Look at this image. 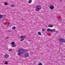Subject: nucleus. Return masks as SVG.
Instances as JSON below:
<instances>
[{
    "instance_id": "nucleus-2",
    "label": "nucleus",
    "mask_w": 65,
    "mask_h": 65,
    "mask_svg": "<svg viewBox=\"0 0 65 65\" xmlns=\"http://www.w3.org/2000/svg\"><path fill=\"white\" fill-rule=\"evenodd\" d=\"M36 8L38 10H40L41 9V6L39 5L37 6H36Z\"/></svg>"
},
{
    "instance_id": "nucleus-28",
    "label": "nucleus",
    "mask_w": 65,
    "mask_h": 65,
    "mask_svg": "<svg viewBox=\"0 0 65 65\" xmlns=\"http://www.w3.org/2000/svg\"><path fill=\"white\" fill-rule=\"evenodd\" d=\"M64 42L65 43V41Z\"/></svg>"
},
{
    "instance_id": "nucleus-9",
    "label": "nucleus",
    "mask_w": 65,
    "mask_h": 65,
    "mask_svg": "<svg viewBox=\"0 0 65 65\" xmlns=\"http://www.w3.org/2000/svg\"><path fill=\"white\" fill-rule=\"evenodd\" d=\"M47 31L48 32H51V29L48 28L47 29Z\"/></svg>"
},
{
    "instance_id": "nucleus-3",
    "label": "nucleus",
    "mask_w": 65,
    "mask_h": 65,
    "mask_svg": "<svg viewBox=\"0 0 65 65\" xmlns=\"http://www.w3.org/2000/svg\"><path fill=\"white\" fill-rule=\"evenodd\" d=\"M28 56H29V53H28V52H27L26 53V54L25 55V57H28Z\"/></svg>"
},
{
    "instance_id": "nucleus-20",
    "label": "nucleus",
    "mask_w": 65,
    "mask_h": 65,
    "mask_svg": "<svg viewBox=\"0 0 65 65\" xmlns=\"http://www.w3.org/2000/svg\"><path fill=\"white\" fill-rule=\"evenodd\" d=\"M42 30L43 31H45V29H43Z\"/></svg>"
},
{
    "instance_id": "nucleus-15",
    "label": "nucleus",
    "mask_w": 65,
    "mask_h": 65,
    "mask_svg": "<svg viewBox=\"0 0 65 65\" xmlns=\"http://www.w3.org/2000/svg\"><path fill=\"white\" fill-rule=\"evenodd\" d=\"M12 47H15V46H16V45H12Z\"/></svg>"
},
{
    "instance_id": "nucleus-12",
    "label": "nucleus",
    "mask_w": 65,
    "mask_h": 65,
    "mask_svg": "<svg viewBox=\"0 0 65 65\" xmlns=\"http://www.w3.org/2000/svg\"><path fill=\"white\" fill-rule=\"evenodd\" d=\"M4 4L5 5H8V3L7 2H5L4 3Z\"/></svg>"
},
{
    "instance_id": "nucleus-27",
    "label": "nucleus",
    "mask_w": 65,
    "mask_h": 65,
    "mask_svg": "<svg viewBox=\"0 0 65 65\" xmlns=\"http://www.w3.org/2000/svg\"><path fill=\"white\" fill-rule=\"evenodd\" d=\"M59 21H61V20H58Z\"/></svg>"
},
{
    "instance_id": "nucleus-1",
    "label": "nucleus",
    "mask_w": 65,
    "mask_h": 65,
    "mask_svg": "<svg viewBox=\"0 0 65 65\" xmlns=\"http://www.w3.org/2000/svg\"><path fill=\"white\" fill-rule=\"evenodd\" d=\"M24 49L21 48L18 51V52H20V53H19L18 54V55H19V56H21L22 54H24Z\"/></svg>"
},
{
    "instance_id": "nucleus-11",
    "label": "nucleus",
    "mask_w": 65,
    "mask_h": 65,
    "mask_svg": "<svg viewBox=\"0 0 65 65\" xmlns=\"http://www.w3.org/2000/svg\"><path fill=\"white\" fill-rule=\"evenodd\" d=\"M11 44L12 45H14L15 44V42H12L11 43Z\"/></svg>"
},
{
    "instance_id": "nucleus-24",
    "label": "nucleus",
    "mask_w": 65,
    "mask_h": 65,
    "mask_svg": "<svg viewBox=\"0 0 65 65\" xmlns=\"http://www.w3.org/2000/svg\"><path fill=\"white\" fill-rule=\"evenodd\" d=\"M9 38V37H7V38H6V39H7V38Z\"/></svg>"
},
{
    "instance_id": "nucleus-25",
    "label": "nucleus",
    "mask_w": 65,
    "mask_h": 65,
    "mask_svg": "<svg viewBox=\"0 0 65 65\" xmlns=\"http://www.w3.org/2000/svg\"><path fill=\"white\" fill-rule=\"evenodd\" d=\"M22 21H24V19H22Z\"/></svg>"
},
{
    "instance_id": "nucleus-8",
    "label": "nucleus",
    "mask_w": 65,
    "mask_h": 65,
    "mask_svg": "<svg viewBox=\"0 0 65 65\" xmlns=\"http://www.w3.org/2000/svg\"><path fill=\"white\" fill-rule=\"evenodd\" d=\"M5 57L6 58H9V55L7 54H6L5 55Z\"/></svg>"
},
{
    "instance_id": "nucleus-19",
    "label": "nucleus",
    "mask_w": 65,
    "mask_h": 65,
    "mask_svg": "<svg viewBox=\"0 0 65 65\" xmlns=\"http://www.w3.org/2000/svg\"><path fill=\"white\" fill-rule=\"evenodd\" d=\"M24 39H25L24 38L22 39L21 40V41H23V40H24Z\"/></svg>"
},
{
    "instance_id": "nucleus-13",
    "label": "nucleus",
    "mask_w": 65,
    "mask_h": 65,
    "mask_svg": "<svg viewBox=\"0 0 65 65\" xmlns=\"http://www.w3.org/2000/svg\"><path fill=\"white\" fill-rule=\"evenodd\" d=\"M28 3H32V0H29L28 1Z\"/></svg>"
},
{
    "instance_id": "nucleus-21",
    "label": "nucleus",
    "mask_w": 65,
    "mask_h": 65,
    "mask_svg": "<svg viewBox=\"0 0 65 65\" xmlns=\"http://www.w3.org/2000/svg\"><path fill=\"white\" fill-rule=\"evenodd\" d=\"M5 64H8V62H6L5 63Z\"/></svg>"
},
{
    "instance_id": "nucleus-4",
    "label": "nucleus",
    "mask_w": 65,
    "mask_h": 65,
    "mask_svg": "<svg viewBox=\"0 0 65 65\" xmlns=\"http://www.w3.org/2000/svg\"><path fill=\"white\" fill-rule=\"evenodd\" d=\"M50 8L51 9H53L54 8V7L53 6H51L50 7Z\"/></svg>"
},
{
    "instance_id": "nucleus-26",
    "label": "nucleus",
    "mask_w": 65,
    "mask_h": 65,
    "mask_svg": "<svg viewBox=\"0 0 65 65\" xmlns=\"http://www.w3.org/2000/svg\"><path fill=\"white\" fill-rule=\"evenodd\" d=\"M63 40H64V39H63L62 40V41H63Z\"/></svg>"
},
{
    "instance_id": "nucleus-16",
    "label": "nucleus",
    "mask_w": 65,
    "mask_h": 65,
    "mask_svg": "<svg viewBox=\"0 0 65 65\" xmlns=\"http://www.w3.org/2000/svg\"><path fill=\"white\" fill-rule=\"evenodd\" d=\"M12 49H10L9 50V52H11L12 51Z\"/></svg>"
},
{
    "instance_id": "nucleus-17",
    "label": "nucleus",
    "mask_w": 65,
    "mask_h": 65,
    "mask_svg": "<svg viewBox=\"0 0 65 65\" xmlns=\"http://www.w3.org/2000/svg\"><path fill=\"white\" fill-rule=\"evenodd\" d=\"M3 17V16L2 15H0V19H1V18H2Z\"/></svg>"
},
{
    "instance_id": "nucleus-6",
    "label": "nucleus",
    "mask_w": 65,
    "mask_h": 65,
    "mask_svg": "<svg viewBox=\"0 0 65 65\" xmlns=\"http://www.w3.org/2000/svg\"><path fill=\"white\" fill-rule=\"evenodd\" d=\"M55 31H56V29H51V32H52Z\"/></svg>"
},
{
    "instance_id": "nucleus-14",
    "label": "nucleus",
    "mask_w": 65,
    "mask_h": 65,
    "mask_svg": "<svg viewBox=\"0 0 65 65\" xmlns=\"http://www.w3.org/2000/svg\"><path fill=\"white\" fill-rule=\"evenodd\" d=\"M25 36H20V38H25Z\"/></svg>"
},
{
    "instance_id": "nucleus-22",
    "label": "nucleus",
    "mask_w": 65,
    "mask_h": 65,
    "mask_svg": "<svg viewBox=\"0 0 65 65\" xmlns=\"http://www.w3.org/2000/svg\"><path fill=\"white\" fill-rule=\"evenodd\" d=\"M9 22H8V25H9Z\"/></svg>"
},
{
    "instance_id": "nucleus-18",
    "label": "nucleus",
    "mask_w": 65,
    "mask_h": 65,
    "mask_svg": "<svg viewBox=\"0 0 65 65\" xmlns=\"http://www.w3.org/2000/svg\"><path fill=\"white\" fill-rule=\"evenodd\" d=\"M11 7H14V6L13 4H12L11 5Z\"/></svg>"
},
{
    "instance_id": "nucleus-10",
    "label": "nucleus",
    "mask_w": 65,
    "mask_h": 65,
    "mask_svg": "<svg viewBox=\"0 0 65 65\" xmlns=\"http://www.w3.org/2000/svg\"><path fill=\"white\" fill-rule=\"evenodd\" d=\"M15 29H16V27L15 26H14L12 28V30H14Z\"/></svg>"
},
{
    "instance_id": "nucleus-7",
    "label": "nucleus",
    "mask_w": 65,
    "mask_h": 65,
    "mask_svg": "<svg viewBox=\"0 0 65 65\" xmlns=\"http://www.w3.org/2000/svg\"><path fill=\"white\" fill-rule=\"evenodd\" d=\"M38 35H40V36L41 35V32L39 31L38 32Z\"/></svg>"
},
{
    "instance_id": "nucleus-5",
    "label": "nucleus",
    "mask_w": 65,
    "mask_h": 65,
    "mask_svg": "<svg viewBox=\"0 0 65 65\" xmlns=\"http://www.w3.org/2000/svg\"><path fill=\"white\" fill-rule=\"evenodd\" d=\"M48 27L52 28V27H53V25H50L48 26Z\"/></svg>"
},
{
    "instance_id": "nucleus-23",
    "label": "nucleus",
    "mask_w": 65,
    "mask_h": 65,
    "mask_svg": "<svg viewBox=\"0 0 65 65\" xmlns=\"http://www.w3.org/2000/svg\"><path fill=\"white\" fill-rule=\"evenodd\" d=\"M35 10H36V11H38V9H36Z\"/></svg>"
}]
</instances>
